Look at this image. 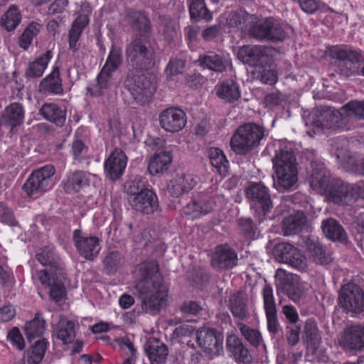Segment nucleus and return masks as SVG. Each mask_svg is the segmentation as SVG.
I'll return each mask as SVG.
<instances>
[{
    "mask_svg": "<svg viewBox=\"0 0 364 364\" xmlns=\"http://www.w3.org/2000/svg\"><path fill=\"white\" fill-rule=\"evenodd\" d=\"M311 169V187L328 200L343 205H350L358 196L364 198V181L350 185L332 178L322 163L312 162Z\"/></svg>",
    "mask_w": 364,
    "mask_h": 364,
    "instance_id": "obj_1",
    "label": "nucleus"
},
{
    "mask_svg": "<svg viewBox=\"0 0 364 364\" xmlns=\"http://www.w3.org/2000/svg\"><path fill=\"white\" fill-rule=\"evenodd\" d=\"M139 269L141 279L136 283V289L144 296L142 308L146 312L155 314L166 304L167 289L163 284V279L156 262H144L140 265Z\"/></svg>",
    "mask_w": 364,
    "mask_h": 364,
    "instance_id": "obj_2",
    "label": "nucleus"
},
{
    "mask_svg": "<svg viewBox=\"0 0 364 364\" xmlns=\"http://www.w3.org/2000/svg\"><path fill=\"white\" fill-rule=\"evenodd\" d=\"M277 144L279 149L275 150L272 159L275 172L274 186L279 191H290L298 181L296 159L291 148L281 142Z\"/></svg>",
    "mask_w": 364,
    "mask_h": 364,
    "instance_id": "obj_3",
    "label": "nucleus"
},
{
    "mask_svg": "<svg viewBox=\"0 0 364 364\" xmlns=\"http://www.w3.org/2000/svg\"><path fill=\"white\" fill-rule=\"evenodd\" d=\"M262 127L254 123H247L240 126L230 139V147L237 154L245 155L259 146L264 138Z\"/></svg>",
    "mask_w": 364,
    "mask_h": 364,
    "instance_id": "obj_4",
    "label": "nucleus"
},
{
    "mask_svg": "<svg viewBox=\"0 0 364 364\" xmlns=\"http://www.w3.org/2000/svg\"><path fill=\"white\" fill-rule=\"evenodd\" d=\"M129 63L140 70H147L154 65V53L149 42L143 36L134 38L127 47Z\"/></svg>",
    "mask_w": 364,
    "mask_h": 364,
    "instance_id": "obj_5",
    "label": "nucleus"
},
{
    "mask_svg": "<svg viewBox=\"0 0 364 364\" xmlns=\"http://www.w3.org/2000/svg\"><path fill=\"white\" fill-rule=\"evenodd\" d=\"M333 58L338 60L337 72L345 77L358 74L355 64L364 62V55L360 50L334 48L331 51Z\"/></svg>",
    "mask_w": 364,
    "mask_h": 364,
    "instance_id": "obj_6",
    "label": "nucleus"
},
{
    "mask_svg": "<svg viewBox=\"0 0 364 364\" xmlns=\"http://www.w3.org/2000/svg\"><path fill=\"white\" fill-rule=\"evenodd\" d=\"M55 169L52 165H46L30 175L23 188L28 196L41 195L52 188L53 176Z\"/></svg>",
    "mask_w": 364,
    "mask_h": 364,
    "instance_id": "obj_7",
    "label": "nucleus"
},
{
    "mask_svg": "<svg viewBox=\"0 0 364 364\" xmlns=\"http://www.w3.org/2000/svg\"><path fill=\"white\" fill-rule=\"evenodd\" d=\"M314 126L321 129H346L348 119L341 111L331 107H321L310 114Z\"/></svg>",
    "mask_w": 364,
    "mask_h": 364,
    "instance_id": "obj_8",
    "label": "nucleus"
},
{
    "mask_svg": "<svg viewBox=\"0 0 364 364\" xmlns=\"http://www.w3.org/2000/svg\"><path fill=\"white\" fill-rule=\"evenodd\" d=\"M153 80L145 75H131L129 74L124 85L134 100L142 105L151 101L155 92Z\"/></svg>",
    "mask_w": 364,
    "mask_h": 364,
    "instance_id": "obj_9",
    "label": "nucleus"
},
{
    "mask_svg": "<svg viewBox=\"0 0 364 364\" xmlns=\"http://www.w3.org/2000/svg\"><path fill=\"white\" fill-rule=\"evenodd\" d=\"M250 35L261 41H282L286 37L280 23L273 18L259 20L256 17V22L250 28Z\"/></svg>",
    "mask_w": 364,
    "mask_h": 364,
    "instance_id": "obj_10",
    "label": "nucleus"
},
{
    "mask_svg": "<svg viewBox=\"0 0 364 364\" xmlns=\"http://www.w3.org/2000/svg\"><path fill=\"white\" fill-rule=\"evenodd\" d=\"M338 302L346 311L360 313L364 310L363 291L355 284H347L340 291Z\"/></svg>",
    "mask_w": 364,
    "mask_h": 364,
    "instance_id": "obj_11",
    "label": "nucleus"
},
{
    "mask_svg": "<svg viewBox=\"0 0 364 364\" xmlns=\"http://www.w3.org/2000/svg\"><path fill=\"white\" fill-rule=\"evenodd\" d=\"M246 195L259 215L265 216L272 208L269 189L262 183H250L246 188Z\"/></svg>",
    "mask_w": 364,
    "mask_h": 364,
    "instance_id": "obj_12",
    "label": "nucleus"
},
{
    "mask_svg": "<svg viewBox=\"0 0 364 364\" xmlns=\"http://www.w3.org/2000/svg\"><path fill=\"white\" fill-rule=\"evenodd\" d=\"M128 200L134 210L144 214L153 213L159 207L156 194L148 188H142L136 193L129 191Z\"/></svg>",
    "mask_w": 364,
    "mask_h": 364,
    "instance_id": "obj_13",
    "label": "nucleus"
},
{
    "mask_svg": "<svg viewBox=\"0 0 364 364\" xmlns=\"http://www.w3.org/2000/svg\"><path fill=\"white\" fill-rule=\"evenodd\" d=\"M339 345L346 352L355 355L364 350V326L347 328L339 339Z\"/></svg>",
    "mask_w": 364,
    "mask_h": 364,
    "instance_id": "obj_14",
    "label": "nucleus"
},
{
    "mask_svg": "<svg viewBox=\"0 0 364 364\" xmlns=\"http://www.w3.org/2000/svg\"><path fill=\"white\" fill-rule=\"evenodd\" d=\"M73 240L79 254L85 259L92 261L98 256L101 250V240L99 237L75 230Z\"/></svg>",
    "mask_w": 364,
    "mask_h": 364,
    "instance_id": "obj_15",
    "label": "nucleus"
},
{
    "mask_svg": "<svg viewBox=\"0 0 364 364\" xmlns=\"http://www.w3.org/2000/svg\"><path fill=\"white\" fill-rule=\"evenodd\" d=\"M186 114L181 109L170 107L159 114V124L161 127L169 132H178L186 125Z\"/></svg>",
    "mask_w": 364,
    "mask_h": 364,
    "instance_id": "obj_16",
    "label": "nucleus"
},
{
    "mask_svg": "<svg viewBox=\"0 0 364 364\" xmlns=\"http://www.w3.org/2000/svg\"><path fill=\"white\" fill-rule=\"evenodd\" d=\"M127 164V157L120 149H115L105 161L104 168L106 176L114 181L124 174Z\"/></svg>",
    "mask_w": 364,
    "mask_h": 364,
    "instance_id": "obj_17",
    "label": "nucleus"
},
{
    "mask_svg": "<svg viewBox=\"0 0 364 364\" xmlns=\"http://www.w3.org/2000/svg\"><path fill=\"white\" fill-rule=\"evenodd\" d=\"M262 297L264 309L267 321V329L269 333L275 335L279 331L280 326L277 319L273 289L269 284H266L263 287Z\"/></svg>",
    "mask_w": 364,
    "mask_h": 364,
    "instance_id": "obj_18",
    "label": "nucleus"
},
{
    "mask_svg": "<svg viewBox=\"0 0 364 364\" xmlns=\"http://www.w3.org/2000/svg\"><path fill=\"white\" fill-rule=\"evenodd\" d=\"M271 50L263 46H246L238 50V58L244 63L259 66L269 60Z\"/></svg>",
    "mask_w": 364,
    "mask_h": 364,
    "instance_id": "obj_19",
    "label": "nucleus"
},
{
    "mask_svg": "<svg viewBox=\"0 0 364 364\" xmlns=\"http://www.w3.org/2000/svg\"><path fill=\"white\" fill-rule=\"evenodd\" d=\"M37 274L42 285L50 288V299L56 303L61 301L65 296V289L61 279L63 272L61 274L58 273L53 274L47 270H42L39 271Z\"/></svg>",
    "mask_w": 364,
    "mask_h": 364,
    "instance_id": "obj_20",
    "label": "nucleus"
},
{
    "mask_svg": "<svg viewBox=\"0 0 364 364\" xmlns=\"http://www.w3.org/2000/svg\"><path fill=\"white\" fill-rule=\"evenodd\" d=\"M237 255L228 246L216 247L211 259L213 267L218 269H232L237 264Z\"/></svg>",
    "mask_w": 364,
    "mask_h": 364,
    "instance_id": "obj_21",
    "label": "nucleus"
},
{
    "mask_svg": "<svg viewBox=\"0 0 364 364\" xmlns=\"http://www.w3.org/2000/svg\"><path fill=\"white\" fill-rule=\"evenodd\" d=\"M196 341L204 352L213 353L218 350L222 343L220 335L213 328H200L196 332Z\"/></svg>",
    "mask_w": 364,
    "mask_h": 364,
    "instance_id": "obj_22",
    "label": "nucleus"
},
{
    "mask_svg": "<svg viewBox=\"0 0 364 364\" xmlns=\"http://www.w3.org/2000/svg\"><path fill=\"white\" fill-rule=\"evenodd\" d=\"M196 184V179L193 174L177 173L168 182L167 189L171 196L178 197L192 190Z\"/></svg>",
    "mask_w": 364,
    "mask_h": 364,
    "instance_id": "obj_23",
    "label": "nucleus"
},
{
    "mask_svg": "<svg viewBox=\"0 0 364 364\" xmlns=\"http://www.w3.org/2000/svg\"><path fill=\"white\" fill-rule=\"evenodd\" d=\"M226 346L227 350L230 353V356L237 363L249 364L252 362V356L249 349L237 336L234 334L228 336Z\"/></svg>",
    "mask_w": 364,
    "mask_h": 364,
    "instance_id": "obj_24",
    "label": "nucleus"
},
{
    "mask_svg": "<svg viewBox=\"0 0 364 364\" xmlns=\"http://www.w3.org/2000/svg\"><path fill=\"white\" fill-rule=\"evenodd\" d=\"M52 327L57 338L64 344L71 343L75 336V324L63 316H53Z\"/></svg>",
    "mask_w": 364,
    "mask_h": 364,
    "instance_id": "obj_25",
    "label": "nucleus"
},
{
    "mask_svg": "<svg viewBox=\"0 0 364 364\" xmlns=\"http://www.w3.org/2000/svg\"><path fill=\"white\" fill-rule=\"evenodd\" d=\"M172 161L173 156L170 151L156 152L149 161L148 171L152 176H161L168 172Z\"/></svg>",
    "mask_w": 364,
    "mask_h": 364,
    "instance_id": "obj_26",
    "label": "nucleus"
},
{
    "mask_svg": "<svg viewBox=\"0 0 364 364\" xmlns=\"http://www.w3.org/2000/svg\"><path fill=\"white\" fill-rule=\"evenodd\" d=\"M277 251L280 252L282 259L295 269L304 270L306 267L305 256L293 245L281 243L277 246Z\"/></svg>",
    "mask_w": 364,
    "mask_h": 364,
    "instance_id": "obj_27",
    "label": "nucleus"
},
{
    "mask_svg": "<svg viewBox=\"0 0 364 364\" xmlns=\"http://www.w3.org/2000/svg\"><path fill=\"white\" fill-rule=\"evenodd\" d=\"M228 306L234 318L241 321L249 318L247 298L243 291H238L231 295Z\"/></svg>",
    "mask_w": 364,
    "mask_h": 364,
    "instance_id": "obj_28",
    "label": "nucleus"
},
{
    "mask_svg": "<svg viewBox=\"0 0 364 364\" xmlns=\"http://www.w3.org/2000/svg\"><path fill=\"white\" fill-rule=\"evenodd\" d=\"M198 61L204 68L218 73L225 71L231 65L229 55H220L213 52L201 55Z\"/></svg>",
    "mask_w": 364,
    "mask_h": 364,
    "instance_id": "obj_29",
    "label": "nucleus"
},
{
    "mask_svg": "<svg viewBox=\"0 0 364 364\" xmlns=\"http://www.w3.org/2000/svg\"><path fill=\"white\" fill-rule=\"evenodd\" d=\"M36 259L43 266L50 267L49 270L46 269L50 274H61L63 272L60 259L53 246H47L41 249L36 254Z\"/></svg>",
    "mask_w": 364,
    "mask_h": 364,
    "instance_id": "obj_30",
    "label": "nucleus"
},
{
    "mask_svg": "<svg viewBox=\"0 0 364 364\" xmlns=\"http://www.w3.org/2000/svg\"><path fill=\"white\" fill-rule=\"evenodd\" d=\"M96 177L95 175L78 171L68 175L64 184V188L67 193H75L89 186L90 183Z\"/></svg>",
    "mask_w": 364,
    "mask_h": 364,
    "instance_id": "obj_31",
    "label": "nucleus"
},
{
    "mask_svg": "<svg viewBox=\"0 0 364 364\" xmlns=\"http://www.w3.org/2000/svg\"><path fill=\"white\" fill-rule=\"evenodd\" d=\"M145 350L151 364L164 363L168 355L167 346L155 338L148 340Z\"/></svg>",
    "mask_w": 364,
    "mask_h": 364,
    "instance_id": "obj_32",
    "label": "nucleus"
},
{
    "mask_svg": "<svg viewBox=\"0 0 364 364\" xmlns=\"http://www.w3.org/2000/svg\"><path fill=\"white\" fill-rule=\"evenodd\" d=\"M39 92L48 95H61L63 93L62 79L58 67L43 78L39 84Z\"/></svg>",
    "mask_w": 364,
    "mask_h": 364,
    "instance_id": "obj_33",
    "label": "nucleus"
},
{
    "mask_svg": "<svg viewBox=\"0 0 364 364\" xmlns=\"http://www.w3.org/2000/svg\"><path fill=\"white\" fill-rule=\"evenodd\" d=\"M321 228L325 236L332 241L346 243L348 235L341 225L333 218H328L322 222Z\"/></svg>",
    "mask_w": 364,
    "mask_h": 364,
    "instance_id": "obj_34",
    "label": "nucleus"
},
{
    "mask_svg": "<svg viewBox=\"0 0 364 364\" xmlns=\"http://www.w3.org/2000/svg\"><path fill=\"white\" fill-rule=\"evenodd\" d=\"M256 22V16L248 14L244 10H239L230 13L227 19V24L230 27H240L242 31H248L250 33V28Z\"/></svg>",
    "mask_w": 364,
    "mask_h": 364,
    "instance_id": "obj_35",
    "label": "nucleus"
},
{
    "mask_svg": "<svg viewBox=\"0 0 364 364\" xmlns=\"http://www.w3.org/2000/svg\"><path fill=\"white\" fill-rule=\"evenodd\" d=\"M214 207V203L210 199H202L199 201L191 200L183 208V213L194 220L210 213Z\"/></svg>",
    "mask_w": 364,
    "mask_h": 364,
    "instance_id": "obj_36",
    "label": "nucleus"
},
{
    "mask_svg": "<svg viewBox=\"0 0 364 364\" xmlns=\"http://www.w3.org/2000/svg\"><path fill=\"white\" fill-rule=\"evenodd\" d=\"M52 58L51 51L48 50L35 60L30 61L26 70V77L34 78L42 76Z\"/></svg>",
    "mask_w": 364,
    "mask_h": 364,
    "instance_id": "obj_37",
    "label": "nucleus"
},
{
    "mask_svg": "<svg viewBox=\"0 0 364 364\" xmlns=\"http://www.w3.org/2000/svg\"><path fill=\"white\" fill-rule=\"evenodd\" d=\"M304 333L307 343V350L318 356L321 336L316 323L313 320H308L304 326Z\"/></svg>",
    "mask_w": 364,
    "mask_h": 364,
    "instance_id": "obj_38",
    "label": "nucleus"
},
{
    "mask_svg": "<svg viewBox=\"0 0 364 364\" xmlns=\"http://www.w3.org/2000/svg\"><path fill=\"white\" fill-rule=\"evenodd\" d=\"M41 114L47 120L61 127L66 119L65 111L53 103H46L40 109Z\"/></svg>",
    "mask_w": 364,
    "mask_h": 364,
    "instance_id": "obj_39",
    "label": "nucleus"
},
{
    "mask_svg": "<svg viewBox=\"0 0 364 364\" xmlns=\"http://www.w3.org/2000/svg\"><path fill=\"white\" fill-rule=\"evenodd\" d=\"M90 11L84 14L78 15L76 20L73 22L72 28L69 33V47L73 51L77 50V43L82 34V32L85 26L89 23V15Z\"/></svg>",
    "mask_w": 364,
    "mask_h": 364,
    "instance_id": "obj_40",
    "label": "nucleus"
},
{
    "mask_svg": "<svg viewBox=\"0 0 364 364\" xmlns=\"http://www.w3.org/2000/svg\"><path fill=\"white\" fill-rule=\"evenodd\" d=\"M217 95L226 102L235 101L240 97L239 86L233 80L223 81L218 87Z\"/></svg>",
    "mask_w": 364,
    "mask_h": 364,
    "instance_id": "obj_41",
    "label": "nucleus"
},
{
    "mask_svg": "<svg viewBox=\"0 0 364 364\" xmlns=\"http://www.w3.org/2000/svg\"><path fill=\"white\" fill-rule=\"evenodd\" d=\"M112 84V76L100 72L96 80L87 85V91L91 95L98 97L104 95Z\"/></svg>",
    "mask_w": 364,
    "mask_h": 364,
    "instance_id": "obj_42",
    "label": "nucleus"
},
{
    "mask_svg": "<svg viewBox=\"0 0 364 364\" xmlns=\"http://www.w3.org/2000/svg\"><path fill=\"white\" fill-rule=\"evenodd\" d=\"M24 111L19 103H12L8 106L2 117L3 122L12 127L19 124L23 119Z\"/></svg>",
    "mask_w": 364,
    "mask_h": 364,
    "instance_id": "obj_43",
    "label": "nucleus"
},
{
    "mask_svg": "<svg viewBox=\"0 0 364 364\" xmlns=\"http://www.w3.org/2000/svg\"><path fill=\"white\" fill-rule=\"evenodd\" d=\"M305 222L304 213L297 211L286 217L283 220V230L286 235H294L298 232Z\"/></svg>",
    "mask_w": 364,
    "mask_h": 364,
    "instance_id": "obj_44",
    "label": "nucleus"
},
{
    "mask_svg": "<svg viewBox=\"0 0 364 364\" xmlns=\"http://www.w3.org/2000/svg\"><path fill=\"white\" fill-rule=\"evenodd\" d=\"M24 331L29 340L41 336L46 331L45 320L41 314H36L33 320L26 323Z\"/></svg>",
    "mask_w": 364,
    "mask_h": 364,
    "instance_id": "obj_45",
    "label": "nucleus"
},
{
    "mask_svg": "<svg viewBox=\"0 0 364 364\" xmlns=\"http://www.w3.org/2000/svg\"><path fill=\"white\" fill-rule=\"evenodd\" d=\"M209 158L212 166L218 171L219 174L225 176L228 173L229 162L223 152L218 148H210Z\"/></svg>",
    "mask_w": 364,
    "mask_h": 364,
    "instance_id": "obj_46",
    "label": "nucleus"
},
{
    "mask_svg": "<svg viewBox=\"0 0 364 364\" xmlns=\"http://www.w3.org/2000/svg\"><path fill=\"white\" fill-rule=\"evenodd\" d=\"M122 61V50L119 47L113 46L102 68V73L112 76V73L117 70Z\"/></svg>",
    "mask_w": 364,
    "mask_h": 364,
    "instance_id": "obj_47",
    "label": "nucleus"
},
{
    "mask_svg": "<svg viewBox=\"0 0 364 364\" xmlns=\"http://www.w3.org/2000/svg\"><path fill=\"white\" fill-rule=\"evenodd\" d=\"M189 12L191 18L197 21L200 19L210 20L212 14L207 9L205 0H188Z\"/></svg>",
    "mask_w": 364,
    "mask_h": 364,
    "instance_id": "obj_48",
    "label": "nucleus"
},
{
    "mask_svg": "<svg viewBox=\"0 0 364 364\" xmlns=\"http://www.w3.org/2000/svg\"><path fill=\"white\" fill-rule=\"evenodd\" d=\"M42 28V25L37 22H31L25 28L19 37V46L24 50H27L31 45L33 40L36 37Z\"/></svg>",
    "mask_w": 364,
    "mask_h": 364,
    "instance_id": "obj_49",
    "label": "nucleus"
},
{
    "mask_svg": "<svg viewBox=\"0 0 364 364\" xmlns=\"http://www.w3.org/2000/svg\"><path fill=\"white\" fill-rule=\"evenodd\" d=\"M47 346L48 342L45 339L36 341L28 350V363L29 364H39L45 355Z\"/></svg>",
    "mask_w": 364,
    "mask_h": 364,
    "instance_id": "obj_50",
    "label": "nucleus"
},
{
    "mask_svg": "<svg viewBox=\"0 0 364 364\" xmlns=\"http://www.w3.org/2000/svg\"><path fill=\"white\" fill-rule=\"evenodd\" d=\"M21 14L16 6H11L1 18V25L8 31L15 29L21 21Z\"/></svg>",
    "mask_w": 364,
    "mask_h": 364,
    "instance_id": "obj_51",
    "label": "nucleus"
},
{
    "mask_svg": "<svg viewBox=\"0 0 364 364\" xmlns=\"http://www.w3.org/2000/svg\"><path fill=\"white\" fill-rule=\"evenodd\" d=\"M242 336L253 346L257 347L262 342L261 333L255 328H252L243 323H237Z\"/></svg>",
    "mask_w": 364,
    "mask_h": 364,
    "instance_id": "obj_52",
    "label": "nucleus"
},
{
    "mask_svg": "<svg viewBox=\"0 0 364 364\" xmlns=\"http://www.w3.org/2000/svg\"><path fill=\"white\" fill-rule=\"evenodd\" d=\"M308 250L315 262L320 264H326L331 261V255L326 252V249L319 243H311Z\"/></svg>",
    "mask_w": 364,
    "mask_h": 364,
    "instance_id": "obj_53",
    "label": "nucleus"
},
{
    "mask_svg": "<svg viewBox=\"0 0 364 364\" xmlns=\"http://www.w3.org/2000/svg\"><path fill=\"white\" fill-rule=\"evenodd\" d=\"M341 112L343 116L353 117L356 119L364 118V101H350L342 107Z\"/></svg>",
    "mask_w": 364,
    "mask_h": 364,
    "instance_id": "obj_54",
    "label": "nucleus"
},
{
    "mask_svg": "<svg viewBox=\"0 0 364 364\" xmlns=\"http://www.w3.org/2000/svg\"><path fill=\"white\" fill-rule=\"evenodd\" d=\"M129 21L134 28L143 34H146L149 31V21L143 12L134 11L129 15Z\"/></svg>",
    "mask_w": 364,
    "mask_h": 364,
    "instance_id": "obj_55",
    "label": "nucleus"
},
{
    "mask_svg": "<svg viewBox=\"0 0 364 364\" xmlns=\"http://www.w3.org/2000/svg\"><path fill=\"white\" fill-rule=\"evenodd\" d=\"M76 132L71 146V154L75 159L82 158L87 152L88 147L84 141L77 136Z\"/></svg>",
    "mask_w": 364,
    "mask_h": 364,
    "instance_id": "obj_56",
    "label": "nucleus"
},
{
    "mask_svg": "<svg viewBox=\"0 0 364 364\" xmlns=\"http://www.w3.org/2000/svg\"><path fill=\"white\" fill-rule=\"evenodd\" d=\"M121 257L117 252L109 253L105 258L103 263L105 269L109 273H114L117 271L120 264Z\"/></svg>",
    "mask_w": 364,
    "mask_h": 364,
    "instance_id": "obj_57",
    "label": "nucleus"
},
{
    "mask_svg": "<svg viewBox=\"0 0 364 364\" xmlns=\"http://www.w3.org/2000/svg\"><path fill=\"white\" fill-rule=\"evenodd\" d=\"M185 67V62L181 59H171L167 65L165 72L168 78L181 73Z\"/></svg>",
    "mask_w": 364,
    "mask_h": 364,
    "instance_id": "obj_58",
    "label": "nucleus"
},
{
    "mask_svg": "<svg viewBox=\"0 0 364 364\" xmlns=\"http://www.w3.org/2000/svg\"><path fill=\"white\" fill-rule=\"evenodd\" d=\"M301 9L306 14H314L325 5L319 0H297Z\"/></svg>",
    "mask_w": 364,
    "mask_h": 364,
    "instance_id": "obj_59",
    "label": "nucleus"
},
{
    "mask_svg": "<svg viewBox=\"0 0 364 364\" xmlns=\"http://www.w3.org/2000/svg\"><path fill=\"white\" fill-rule=\"evenodd\" d=\"M284 288L287 295L294 302L299 301L304 294L303 289L301 285L297 283L286 284Z\"/></svg>",
    "mask_w": 364,
    "mask_h": 364,
    "instance_id": "obj_60",
    "label": "nucleus"
},
{
    "mask_svg": "<svg viewBox=\"0 0 364 364\" xmlns=\"http://www.w3.org/2000/svg\"><path fill=\"white\" fill-rule=\"evenodd\" d=\"M284 98L282 95L278 92H273L267 94L264 98V103L266 107L269 110H274L277 107L282 105Z\"/></svg>",
    "mask_w": 364,
    "mask_h": 364,
    "instance_id": "obj_61",
    "label": "nucleus"
},
{
    "mask_svg": "<svg viewBox=\"0 0 364 364\" xmlns=\"http://www.w3.org/2000/svg\"><path fill=\"white\" fill-rule=\"evenodd\" d=\"M7 338L16 348L22 350L24 348V341L18 328H13L9 332Z\"/></svg>",
    "mask_w": 364,
    "mask_h": 364,
    "instance_id": "obj_62",
    "label": "nucleus"
},
{
    "mask_svg": "<svg viewBox=\"0 0 364 364\" xmlns=\"http://www.w3.org/2000/svg\"><path fill=\"white\" fill-rule=\"evenodd\" d=\"M0 218L3 223L10 226H15L17 225V221L13 215L11 210L2 203H0Z\"/></svg>",
    "mask_w": 364,
    "mask_h": 364,
    "instance_id": "obj_63",
    "label": "nucleus"
},
{
    "mask_svg": "<svg viewBox=\"0 0 364 364\" xmlns=\"http://www.w3.org/2000/svg\"><path fill=\"white\" fill-rule=\"evenodd\" d=\"M277 73L274 69H263L260 75V80L265 84L273 85L277 82Z\"/></svg>",
    "mask_w": 364,
    "mask_h": 364,
    "instance_id": "obj_64",
    "label": "nucleus"
}]
</instances>
